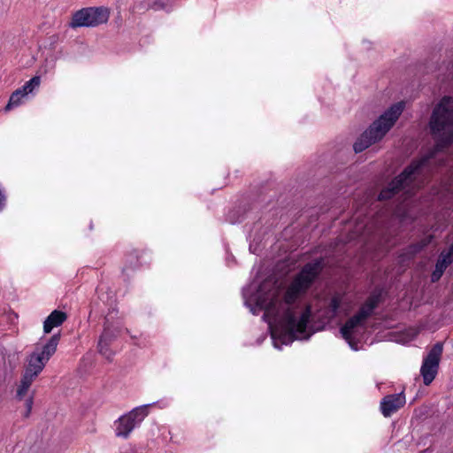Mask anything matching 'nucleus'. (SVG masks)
<instances>
[{
	"label": "nucleus",
	"mask_w": 453,
	"mask_h": 453,
	"mask_svg": "<svg viewBox=\"0 0 453 453\" xmlns=\"http://www.w3.org/2000/svg\"><path fill=\"white\" fill-rule=\"evenodd\" d=\"M429 133L437 150L453 144V97L443 96L435 104L428 122Z\"/></svg>",
	"instance_id": "f257e3e1"
},
{
	"label": "nucleus",
	"mask_w": 453,
	"mask_h": 453,
	"mask_svg": "<svg viewBox=\"0 0 453 453\" xmlns=\"http://www.w3.org/2000/svg\"><path fill=\"white\" fill-rule=\"evenodd\" d=\"M403 108L404 104L402 102L392 104L357 138L353 144L354 151L360 153L381 140L398 119Z\"/></svg>",
	"instance_id": "f03ea898"
},
{
	"label": "nucleus",
	"mask_w": 453,
	"mask_h": 453,
	"mask_svg": "<svg viewBox=\"0 0 453 453\" xmlns=\"http://www.w3.org/2000/svg\"><path fill=\"white\" fill-rule=\"evenodd\" d=\"M311 309L306 308L299 317L291 308H288L283 312L281 318V330L278 337L275 334H272L273 345L280 349V344H290L296 340H308L312 333H308L307 328L310 323Z\"/></svg>",
	"instance_id": "7ed1b4c3"
},
{
	"label": "nucleus",
	"mask_w": 453,
	"mask_h": 453,
	"mask_svg": "<svg viewBox=\"0 0 453 453\" xmlns=\"http://www.w3.org/2000/svg\"><path fill=\"white\" fill-rule=\"evenodd\" d=\"M109 17L110 11L106 7H85L73 14L70 27L73 28L94 27L106 23Z\"/></svg>",
	"instance_id": "20e7f679"
},
{
	"label": "nucleus",
	"mask_w": 453,
	"mask_h": 453,
	"mask_svg": "<svg viewBox=\"0 0 453 453\" xmlns=\"http://www.w3.org/2000/svg\"><path fill=\"white\" fill-rule=\"evenodd\" d=\"M153 404H144L133 409L127 414L121 416L115 422L116 435L127 438L135 426L139 425L149 414V409Z\"/></svg>",
	"instance_id": "39448f33"
},
{
	"label": "nucleus",
	"mask_w": 453,
	"mask_h": 453,
	"mask_svg": "<svg viewBox=\"0 0 453 453\" xmlns=\"http://www.w3.org/2000/svg\"><path fill=\"white\" fill-rule=\"evenodd\" d=\"M442 351L443 343L438 342L432 347L428 354L423 359L420 374L423 378V383L426 386H429L438 373Z\"/></svg>",
	"instance_id": "423d86ee"
},
{
	"label": "nucleus",
	"mask_w": 453,
	"mask_h": 453,
	"mask_svg": "<svg viewBox=\"0 0 453 453\" xmlns=\"http://www.w3.org/2000/svg\"><path fill=\"white\" fill-rule=\"evenodd\" d=\"M324 265L322 257L305 264L294 280V288L297 291H307L319 276Z\"/></svg>",
	"instance_id": "0eeeda50"
},
{
	"label": "nucleus",
	"mask_w": 453,
	"mask_h": 453,
	"mask_svg": "<svg viewBox=\"0 0 453 453\" xmlns=\"http://www.w3.org/2000/svg\"><path fill=\"white\" fill-rule=\"evenodd\" d=\"M405 395L403 391L398 394L385 395L380 402V411L384 417L388 418L396 412L405 404Z\"/></svg>",
	"instance_id": "6e6552de"
},
{
	"label": "nucleus",
	"mask_w": 453,
	"mask_h": 453,
	"mask_svg": "<svg viewBox=\"0 0 453 453\" xmlns=\"http://www.w3.org/2000/svg\"><path fill=\"white\" fill-rule=\"evenodd\" d=\"M27 362L22 375L35 380L45 367L47 361L37 351H34L28 356Z\"/></svg>",
	"instance_id": "1a4fd4ad"
},
{
	"label": "nucleus",
	"mask_w": 453,
	"mask_h": 453,
	"mask_svg": "<svg viewBox=\"0 0 453 453\" xmlns=\"http://www.w3.org/2000/svg\"><path fill=\"white\" fill-rule=\"evenodd\" d=\"M422 168L418 162L413 159L402 172L400 174L395 176L394 184L399 185L403 189L408 187L413 180L414 175L418 173Z\"/></svg>",
	"instance_id": "9d476101"
},
{
	"label": "nucleus",
	"mask_w": 453,
	"mask_h": 453,
	"mask_svg": "<svg viewBox=\"0 0 453 453\" xmlns=\"http://www.w3.org/2000/svg\"><path fill=\"white\" fill-rule=\"evenodd\" d=\"M368 319V314L363 311H358L349 318L346 323L340 328V333L345 340H349L353 330L357 326H364L365 321Z\"/></svg>",
	"instance_id": "9b49d317"
},
{
	"label": "nucleus",
	"mask_w": 453,
	"mask_h": 453,
	"mask_svg": "<svg viewBox=\"0 0 453 453\" xmlns=\"http://www.w3.org/2000/svg\"><path fill=\"white\" fill-rule=\"evenodd\" d=\"M384 301V288L377 286L371 292L365 302L361 305L359 310L365 311L370 318L373 311Z\"/></svg>",
	"instance_id": "f8f14e48"
},
{
	"label": "nucleus",
	"mask_w": 453,
	"mask_h": 453,
	"mask_svg": "<svg viewBox=\"0 0 453 453\" xmlns=\"http://www.w3.org/2000/svg\"><path fill=\"white\" fill-rule=\"evenodd\" d=\"M453 263V253H451V247L449 248V250L445 253L442 251L435 264V269L432 273L431 280L432 282L438 281L442 276L443 273L447 269L449 265Z\"/></svg>",
	"instance_id": "ddd939ff"
},
{
	"label": "nucleus",
	"mask_w": 453,
	"mask_h": 453,
	"mask_svg": "<svg viewBox=\"0 0 453 453\" xmlns=\"http://www.w3.org/2000/svg\"><path fill=\"white\" fill-rule=\"evenodd\" d=\"M67 319V314L59 310H54L43 322L44 334H50L54 327L60 326Z\"/></svg>",
	"instance_id": "4468645a"
},
{
	"label": "nucleus",
	"mask_w": 453,
	"mask_h": 453,
	"mask_svg": "<svg viewBox=\"0 0 453 453\" xmlns=\"http://www.w3.org/2000/svg\"><path fill=\"white\" fill-rule=\"evenodd\" d=\"M61 338L60 333L54 334L48 342L43 345L42 350L38 354L47 362L55 354L57 347Z\"/></svg>",
	"instance_id": "2eb2a0df"
},
{
	"label": "nucleus",
	"mask_w": 453,
	"mask_h": 453,
	"mask_svg": "<svg viewBox=\"0 0 453 453\" xmlns=\"http://www.w3.org/2000/svg\"><path fill=\"white\" fill-rule=\"evenodd\" d=\"M250 209V205L248 203L240 204L228 212L226 219L231 224L242 222Z\"/></svg>",
	"instance_id": "dca6fc26"
},
{
	"label": "nucleus",
	"mask_w": 453,
	"mask_h": 453,
	"mask_svg": "<svg viewBox=\"0 0 453 453\" xmlns=\"http://www.w3.org/2000/svg\"><path fill=\"white\" fill-rule=\"evenodd\" d=\"M403 188L399 185L394 184V180H392L387 187L383 188L379 196V201H388L393 198L396 194H398Z\"/></svg>",
	"instance_id": "f3484780"
},
{
	"label": "nucleus",
	"mask_w": 453,
	"mask_h": 453,
	"mask_svg": "<svg viewBox=\"0 0 453 453\" xmlns=\"http://www.w3.org/2000/svg\"><path fill=\"white\" fill-rule=\"evenodd\" d=\"M104 319V331L100 335L99 341L111 344L117 338L119 330L115 327H111L106 318Z\"/></svg>",
	"instance_id": "a211bd4d"
},
{
	"label": "nucleus",
	"mask_w": 453,
	"mask_h": 453,
	"mask_svg": "<svg viewBox=\"0 0 453 453\" xmlns=\"http://www.w3.org/2000/svg\"><path fill=\"white\" fill-rule=\"evenodd\" d=\"M166 4L162 2L161 0H144L138 4V8L140 10H165L166 8Z\"/></svg>",
	"instance_id": "6ab92c4d"
},
{
	"label": "nucleus",
	"mask_w": 453,
	"mask_h": 453,
	"mask_svg": "<svg viewBox=\"0 0 453 453\" xmlns=\"http://www.w3.org/2000/svg\"><path fill=\"white\" fill-rule=\"evenodd\" d=\"M22 92V88L16 89L10 96L9 102L4 107L5 111H11L13 107L18 106L20 104V99L27 96Z\"/></svg>",
	"instance_id": "aec40b11"
},
{
	"label": "nucleus",
	"mask_w": 453,
	"mask_h": 453,
	"mask_svg": "<svg viewBox=\"0 0 453 453\" xmlns=\"http://www.w3.org/2000/svg\"><path fill=\"white\" fill-rule=\"evenodd\" d=\"M444 150H437L436 142H434V145L433 149L430 151H428L422 157H420L418 159H415V160L418 162V164L423 169L430 162L431 159L435 157L437 153L442 152Z\"/></svg>",
	"instance_id": "412c9836"
},
{
	"label": "nucleus",
	"mask_w": 453,
	"mask_h": 453,
	"mask_svg": "<svg viewBox=\"0 0 453 453\" xmlns=\"http://www.w3.org/2000/svg\"><path fill=\"white\" fill-rule=\"evenodd\" d=\"M33 381H34V380L22 375L21 380H20V385L19 386V388L17 389V397L19 400H21L22 397L26 395L27 391L30 388Z\"/></svg>",
	"instance_id": "4be33fe9"
},
{
	"label": "nucleus",
	"mask_w": 453,
	"mask_h": 453,
	"mask_svg": "<svg viewBox=\"0 0 453 453\" xmlns=\"http://www.w3.org/2000/svg\"><path fill=\"white\" fill-rule=\"evenodd\" d=\"M41 82L40 76H34L31 78L28 81H27L24 86L21 88L22 92H25L24 94L27 95L28 93H31L35 88L39 87Z\"/></svg>",
	"instance_id": "5701e85b"
},
{
	"label": "nucleus",
	"mask_w": 453,
	"mask_h": 453,
	"mask_svg": "<svg viewBox=\"0 0 453 453\" xmlns=\"http://www.w3.org/2000/svg\"><path fill=\"white\" fill-rule=\"evenodd\" d=\"M304 292L305 291H297L294 288V282H293L290 288L287 291V293L285 295L284 299H285L286 303H288V305H292L297 299L298 296Z\"/></svg>",
	"instance_id": "b1692460"
},
{
	"label": "nucleus",
	"mask_w": 453,
	"mask_h": 453,
	"mask_svg": "<svg viewBox=\"0 0 453 453\" xmlns=\"http://www.w3.org/2000/svg\"><path fill=\"white\" fill-rule=\"evenodd\" d=\"M110 344L98 341L97 349L98 352L104 357L107 360L111 361L113 352L109 348Z\"/></svg>",
	"instance_id": "393cba45"
},
{
	"label": "nucleus",
	"mask_w": 453,
	"mask_h": 453,
	"mask_svg": "<svg viewBox=\"0 0 453 453\" xmlns=\"http://www.w3.org/2000/svg\"><path fill=\"white\" fill-rule=\"evenodd\" d=\"M341 298L337 296H334L331 298L329 303V310L333 313V315H336L339 311L341 306Z\"/></svg>",
	"instance_id": "a878e982"
},
{
	"label": "nucleus",
	"mask_w": 453,
	"mask_h": 453,
	"mask_svg": "<svg viewBox=\"0 0 453 453\" xmlns=\"http://www.w3.org/2000/svg\"><path fill=\"white\" fill-rule=\"evenodd\" d=\"M32 405H33V398L29 397L28 399L26 400V407H27V411L25 413L26 418H27L29 416V414L31 412Z\"/></svg>",
	"instance_id": "bb28decb"
},
{
	"label": "nucleus",
	"mask_w": 453,
	"mask_h": 453,
	"mask_svg": "<svg viewBox=\"0 0 453 453\" xmlns=\"http://www.w3.org/2000/svg\"><path fill=\"white\" fill-rule=\"evenodd\" d=\"M5 200H6L5 195L0 189V211L3 210L5 205Z\"/></svg>",
	"instance_id": "cd10ccee"
},
{
	"label": "nucleus",
	"mask_w": 453,
	"mask_h": 453,
	"mask_svg": "<svg viewBox=\"0 0 453 453\" xmlns=\"http://www.w3.org/2000/svg\"><path fill=\"white\" fill-rule=\"evenodd\" d=\"M346 341L349 342V346H350L353 349L357 350V343L352 342V337H351L349 340H346Z\"/></svg>",
	"instance_id": "c85d7f7f"
},
{
	"label": "nucleus",
	"mask_w": 453,
	"mask_h": 453,
	"mask_svg": "<svg viewBox=\"0 0 453 453\" xmlns=\"http://www.w3.org/2000/svg\"><path fill=\"white\" fill-rule=\"evenodd\" d=\"M124 453H137L136 450H134V449H128L127 451H125Z\"/></svg>",
	"instance_id": "c756f323"
},
{
	"label": "nucleus",
	"mask_w": 453,
	"mask_h": 453,
	"mask_svg": "<svg viewBox=\"0 0 453 453\" xmlns=\"http://www.w3.org/2000/svg\"><path fill=\"white\" fill-rule=\"evenodd\" d=\"M250 311L255 314V311L253 307H250Z\"/></svg>",
	"instance_id": "7c9ffc66"
}]
</instances>
